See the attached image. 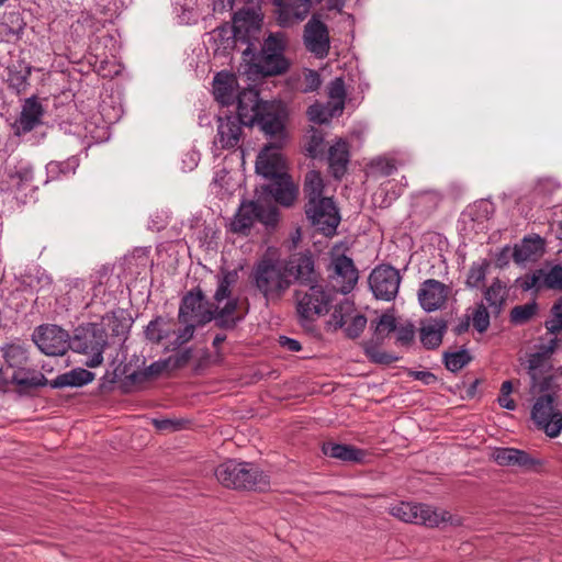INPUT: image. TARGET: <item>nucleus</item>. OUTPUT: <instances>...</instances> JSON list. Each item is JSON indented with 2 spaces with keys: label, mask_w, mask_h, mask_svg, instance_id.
<instances>
[{
  "label": "nucleus",
  "mask_w": 562,
  "mask_h": 562,
  "mask_svg": "<svg viewBox=\"0 0 562 562\" xmlns=\"http://www.w3.org/2000/svg\"><path fill=\"white\" fill-rule=\"evenodd\" d=\"M106 346V334L103 329L91 326L77 334L70 340V348L88 357L86 364L90 368L100 366L103 361V351Z\"/></svg>",
  "instance_id": "obj_11"
},
{
  "label": "nucleus",
  "mask_w": 562,
  "mask_h": 562,
  "mask_svg": "<svg viewBox=\"0 0 562 562\" xmlns=\"http://www.w3.org/2000/svg\"><path fill=\"white\" fill-rule=\"evenodd\" d=\"M323 143V136L317 131H314L313 134L310 137V140L306 145V150L308 151L310 156L316 157L317 154L321 150V145Z\"/></svg>",
  "instance_id": "obj_53"
},
{
  "label": "nucleus",
  "mask_w": 562,
  "mask_h": 562,
  "mask_svg": "<svg viewBox=\"0 0 562 562\" xmlns=\"http://www.w3.org/2000/svg\"><path fill=\"white\" fill-rule=\"evenodd\" d=\"M78 167V160L75 157L67 159L66 161H50L46 166L47 173L50 178H57L59 175L75 173Z\"/></svg>",
  "instance_id": "obj_43"
},
{
  "label": "nucleus",
  "mask_w": 562,
  "mask_h": 562,
  "mask_svg": "<svg viewBox=\"0 0 562 562\" xmlns=\"http://www.w3.org/2000/svg\"><path fill=\"white\" fill-rule=\"evenodd\" d=\"M155 424H156L157 428H159V429H167L169 427L173 428V423L170 422V420H167V419H165V420H156Z\"/></svg>",
  "instance_id": "obj_63"
},
{
  "label": "nucleus",
  "mask_w": 562,
  "mask_h": 562,
  "mask_svg": "<svg viewBox=\"0 0 562 562\" xmlns=\"http://www.w3.org/2000/svg\"><path fill=\"white\" fill-rule=\"evenodd\" d=\"M494 460L499 465H519L528 467L533 464V461L527 452L515 448H499L493 453Z\"/></svg>",
  "instance_id": "obj_33"
},
{
  "label": "nucleus",
  "mask_w": 562,
  "mask_h": 562,
  "mask_svg": "<svg viewBox=\"0 0 562 562\" xmlns=\"http://www.w3.org/2000/svg\"><path fill=\"white\" fill-rule=\"evenodd\" d=\"M41 378H37V376H26V374L22 371H15L13 374H12V382L18 384V385H23V386H37L41 384Z\"/></svg>",
  "instance_id": "obj_52"
},
{
  "label": "nucleus",
  "mask_w": 562,
  "mask_h": 562,
  "mask_svg": "<svg viewBox=\"0 0 562 562\" xmlns=\"http://www.w3.org/2000/svg\"><path fill=\"white\" fill-rule=\"evenodd\" d=\"M497 401L498 404L506 409L514 411L516 408V403L510 398V395L501 394Z\"/></svg>",
  "instance_id": "obj_58"
},
{
  "label": "nucleus",
  "mask_w": 562,
  "mask_h": 562,
  "mask_svg": "<svg viewBox=\"0 0 562 562\" xmlns=\"http://www.w3.org/2000/svg\"><path fill=\"white\" fill-rule=\"evenodd\" d=\"M446 327L447 325L442 319L424 322L420 327L422 344L428 349L437 348L442 341Z\"/></svg>",
  "instance_id": "obj_31"
},
{
  "label": "nucleus",
  "mask_w": 562,
  "mask_h": 562,
  "mask_svg": "<svg viewBox=\"0 0 562 562\" xmlns=\"http://www.w3.org/2000/svg\"><path fill=\"white\" fill-rule=\"evenodd\" d=\"M344 4H345V0H328V8L329 9L341 10Z\"/></svg>",
  "instance_id": "obj_62"
},
{
  "label": "nucleus",
  "mask_w": 562,
  "mask_h": 562,
  "mask_svg": "<svg viewBox=\"0 0 562 562\" xmlns=\"http://www.w3.org/2000/svg\"><path fill=\"white\" fill-rule=\"evenodd\" d=\"M555 396L544 394L539 396L531 409L535 424L551 438L558 437L562 431V412L555 409Z\"/></svg>",
  "instance_id": "obj_14"
},
{
  "label": "nucleus",
  "mask_w": 562,
  "mask_h": 562,
  "mask_svg": "<svg viewBox=\"0 0 562 562\" xmlns=\"http://www.w3.org/2000/svg\"><path fill=\"white\" fill-rule=\"evenodd\" d=\"M314 2L315 0H273L279 25L286 27L302 22Z\"/></svg>",
  "instance_id": "obj_23"
},
{
  "label": "nucleus",
  "mask_w": 562,
  "mask_h": 562,
  "mask_svg": "<svg viewBox=\"0 0 562 562\" xmlns=\"http://www.w3.org/2000/svg\"><path fill=\"white\" fill-rule=\"evenodd\" d=\"M145 335L148 340L161 344L165 349L176 350L192 339L193 325L179 326L175 319L159 316L149 322Z\"/></svg>",
  "instance_id": "obj_9"
},
{
  "label": "nucleus",
  "mask_w": 562,
  "mask_h": 562,
  "mask_svg": "<svg viewBox=\"0 0 562 562\" xmlns=\"http://www.w3.org/2000/svg\"><path fill=\"white\" fill-rule=\"evenodd\" d=\"M9 184L11 189L23 190L30 187L34 180L33 167L30 162L19 161L8 171Z\"/></svg>",
  "instance_id": "obj_32"
},
{
  "label": "nucleus",
  "mask_w": 562,
  "mask_h": 562,
  "mask_svg": "<svg viewBox=\"0 0 562 562\" xmlns=\"http://www.w3.org/2000/svg\"><path fill=\"white\" fill-rule=\"evenodd\" d=\"M279 342L284 349L292 352H297L302 349L300 341L290 337L280 336Z\"/></svg>",
  "instance_id": "obj_55"
},
{
  "label": "nucleus",
  "mask_w": 562,
  "mask_h": 562,
  "mask_svg": "<svg viewBox=\"0 0 562 562\" xmlns=\"http://www.w3.org/2000/svg\"><path fill=\"white\" fill-rule=\"evenodd\" d=\"M305 213L313 226L326 236L333 235L340 222L338 210L330 198L306 203Z\"/></svg>",
  "instance_id": "obj_17"
},
{
  "label": "nucleus",
  "mask_w": 562,
  "mask_h": 562,
  "mask_svg": "<svg viewBox=\"0 0 562 562\" xmlns=\"http://www.w3.org/2000/svg\"><path fill=\"white\" fill-rule=\"evenodd\" d=\"M252 279L256 289L267 302L279 301L292 284L286 273L285 260L268 254L254 267Z\"/></svg>",
  "instance_id": "obj_3"
},
{
  "label": "nucleus",
  "mask_w": 562,
  "mask_h": 562,
  "mask_svg": "<svg viewBox=\"0 0 562 562\" xmlns=\"http://www.w3.org/2000/svg\"><path fill=\"white\" fill-rule=\"evenodd\" d=\"M469 326H470V318L468 317L467 319L464 321H461L457 326H456V333L458 335H461L463 333H465L468 329H469Z\"/></svg>",
  "instance_id": "obj_60"
},
{
  "label": "nucleus",
  "mask_w": 562,
  "mask_h": 562,
  "mask_svg": "<svg viewBox=\"0 0 562 562\" xmlns=\"http://www.w3.org/2000/svg\"><path fill=\"white\" fill-rule=\"evenodd\" d=\"M285 36L283 33L271 34L263 43L260 58L259 72L263 76H274L286 71L289 63L283 56Z\"/></svg>",
  "instance_id": "obj_12"
},
{
  "label": "nucleus",
  "mask_w": 562,
  "mask_h": 562,
  "mask_svg": "<svg viewBox=\"0 0 562 562\" xmlns=\"http://www.w3.org/2000/svg\"><path fill=\"white\" fill-rule=\"evenodd\" d=\"M260 27L259 15L251 9L237 11L233 16V25L227 23L210 33L214 50L226 53L235 46L237 37L249 36Z\"/></svg>",
  "instance_id": "obj_5"
},
{
  "label": "nucleus",
  "mask_w": 562,
  "mask_h": 562,
  "mask_svg": "<svg viewBox=\"0 0 562 562\" xmlns=\"http://www.w3.org/2000/svg\"><path fill=\"white\" fill-rule=\"evenodd\" d=\"M544 250L543 239L539 236L526 237L513 251V258L517 263L535 261L542 256Z\"/></svg>",
  "instance_id": "obj_28"
},
{
  "label": "nucleus",
  "mask_w": 562,
  "mask_h": 562,
  "mask_svg": "<svg viewBox=\"0 0 562 562\" xmlns=\"http://www.w3.org/2000/svg\"><path fill=\"white\" fill-rule=\"evenodd\" d=\"M94 4V14L104 16L103 21L113 19L117 13L120 5L117 0H92Z\"/></svg>",
  "instance_id": "obj_48"
},
{
  "label": "nucleus",
  "mask_w": 562,
  "mask_h": 562,
  "mask_svg": "<svg viewBox=\"0 0 562 562\" xmlns=\"http://www.w3.org/2000/svg\"><path fill=\"white\" fill-rule=\"evenodd\" d=\"M415 376L418 380H423L427 384L435 381V379H436L432 373L425 372V371L415 372Z\"/></svg>",
  "instance_id": "obj_59"
},
{
  "label": "nucleus",
  "mask_w": 562,
  "mask_h": 562,
  "mask_svg": "<svg viewBox=\"0 0 562 562\" xmlns=\"http://www.w3.org/2000/svg\"><path fill=\"white\" fill-rule=\"evenodd\" d=\"M335 291L317 282L294 291L296 312L302 322H314L326 315L334 302Z\"/></svg>",
  "instance_id": "obj_6"
},
{
  "label": "nucleus",
  "mask_w": 562,
  "mask_h": 562,
  "mask_svg": "<svg viewBox=\"0 0 562 562\" xmlns=\"http://www.w3.org/2000/svg\"><path fill=\"white\" fill-rule=\"evenodd\" d=\"M329 325L334 329L344 328L346 336L353 339L362 334L367 318L355 311L353 303L345 299L335 306Z\"/></svg>",
  "instance_id": "obj_18"
},
{
  "label": "nucleus",
  "mask_w": 562,
  "mask_h": 562,
  "mask_svg": "<svg viewBox=\"0 0 562 562\" xmlns=\"http://www.w3.org/2000/svg\"><path fill=\"white\" fill-rule=\"evenodd\" d=\"M328 102H331V105H334V111L342 112L345 106L346 90L344 80L341 78H336L330 82L328 86Z\"/></svg>",
  "instance_id": "obj_41"
},
{
  "label": "nucleus",
  "mask_w": 562,
  "mask_h": 562,
  "mask_svg": "<svg viewBox=\"0 0 562 562\" xmlns=\"http://www.w3.org/2000/svg\"><path fill=\"white\" fill-rule=\"evenodd\" d=\"M238 280L236 270H222L217 276V286L214 293L216 322L221 327L231 328L241 318L235 316L238 299L233 296L232 288Z\"/></svg>",
  "instance_id": "obj_8"
},
{
  "label": "nucleus",
  "mask_w": 562,
  "mask_h": 562,
  "mask_svg": "<svg viewBox=\"0 0 562 562\" xmlns=\"http://www.w3.org/2000/svg\"><path fill=\"white\" fill-rule=\"evenodd\" d=\"M93 379L94 374L92 372L78 368L56 376L52 385L54 387H79L90 383Z\"/></svg>",
  "instance_id": "obj_34"
},
{
  "label": "nucleus",
  "mask_w": 562,
  "mask_h": 562,
  "mask_svg": "<svg viewBox=\"0 0 562 562\" xmlns=\"http://www.w3.org/2000/svg\"><path fill=\"white\" fill-rule=\"evenodd\" d=\"M537 312L535 303L515 306L510 312V319L514 324H524Z\"/></svg>",
  "instance_id": "obj_49"
},
{
  "label": "nucleus",
  "mask_w": 562,
  "mask_h": 562,
  "mask_svg": "<svg viewBox=\"0 0 562 562\" xmlns=\"http://www.w3.org/2000/svg\"><path fill=\"white\" fill-rule=\"evenodd\" d=\"M238 92V82L235 75L226 71L216 74L213 80V94L223 105L232 104L244 92Z\"/></svg>",
  "instance_id": "obj_27"
},
{
  "label": "nucleus",
  "mask_w": 562,
  "mask_h": 562,
  "mask_svg": "<svg viewBox=\"0 0 562 562\" xmlns=\"http://www.w3.org/2000/svg\"><path fill=\"white\" fill-rule=\"evenodd\" d=\"M31 75V67L24 66L20 69L9 68L8 85L16 93L25 92L29 88V78Z\"/></svg>",
  "instance_id": "obj_38"
},
{
  "label": "nucleus",
  "mask_w": 562,
  "mask_h": 562,
  "mask_svg": "<svg viewBox=\"0 0 562 562\" xmlns=\"http://www.w3.org/2000/svg\"><path fill=\"white\" fill-rule=\"evenodd\" d=\"M341 112L334 111L331 102L327 104L315 103L307 110V116L311 122L316 124L327 123L331 117L339 115Z\"/></svg>",
  "instance_id": "obj_39"
},
{
  "label": "nucleus",
  "mask_w": 562,
  "mask_h": 562,
  "mask_svg": "<svg viewBox=\"0 0 562 562\" xmlns=\"http://www.w3.org/2000/svg\"><path fill=\"white\" fill-rule=\"evenodd\" d=\"M286 273L292 282H297L300 288L317 283L321 280L319 272L315 269V261L310 252L295 254L285 261Z\"/></svg>",
  "instance_id": "obj_21"
},
{
  "label": "nucleus",
  "mask_w": 562,
  "mask_h": 562,
  "mask_svg": "<svg viewBox=\"0 0 562 562\" xmlns=\"http://www.w3.org/2000/svg\"><path fill=\"white\" fill-rule=\"evenodd\" d=\"M234 5V0H215L213 10L215 12L231 11Z\"/></svg>",
  "instance_id": "obj_57"
},
{
  "label": "nucleus",
  "mask_w": 562,
  "mask_h": 562,
  "mask_svg": "<svg viewBox=\"0 0 562 562\" xmlns=\"http://www.w3.org/2000/svg\"><path fill=\"white\" fill-rule=\"evenodd\" d=\"M44 108L38 98L32 95L24 100L19 117L12 124V130L16 136L30 133L42 124Z\"/></svg>",
  "instance_id": "obj_24"
},
{
  "label": "nucleus",
  "mask_w": 562,
  "mask_h": 562,
  "mask_svg": "<svg viewBox=\"0 0 562 562\" xmlns=\"http://www.w3.org/2000/svg\"><path fill=\"white\" fill-rule=\"evenodd\" d=\"M513 392V384L510 381H504L501 386V394L510 395Z\"/></svg>",
  "instance_id": "obj_61"
},
{
  "label": "nucleus",
  "mask_w": 562,
  "mask_h": 562,
  "mask_svg": "<svg viewBox=\"0 0 562 562\" xmlns=\"http://www.w3.org/2000/svg\"><path fill=\"white\" fill-rule=\"evenodd\" d=\"M304 43L311 53L319 58L325 57L329 50V37L326 25L315 18L311 19L305 25Z\"/></svg>",
  "instance_id": "obj_25"
},
{
  "label": "nucleus",
  "mask_w": 562,
  "mask_h": 562,
  "mask_svg": "<svg viewBox=\"0 0 562 562\" xmlns=\"http://www.w3.org/2000/svg\"><path fill=\"white\" fill-rule=\"evenodd\" d=\"M366 356L371 362L379 364H391L398 360V358L392 353L382 351L374 341H368L363 346Z\"/></svg>",
  "instance_id": "obj_42"
},
{
  "label": "nucleus",
  "mask_w": 562,
  "mask_h": 562,
  "mask_svg": "<svg viewBox=\"0 0 562 562\" xmlns=\"http://www.w3.org/2000/svg\"><path fill=\"white\" fill-rule=\"evenodd\" d=\"M396 339L401 345H409L415 337V328L414 325L407 323L400 327L396 326Z\"/></svg>",
  "instance_id": "obj_50"
},
{
  "label": "nucleus",
  "mask_w": 562,
  "mask_h": 562,
  "mask_svg": "<svg viewBox=\"0 0 562 562\" xmlns=\"http://www.w3.org/2000/svg\"><path fill=\"white\" fill-rule=\"evenodd\" d=\"M178 319L181 325H193V333L196 326L204 325L212 319L216 321V310L204 302L202 293H187L180 304Z\"/></svg>",
  "instance_id": "obj_13"
},
{
  "label": "nucleus",
  "mask_w": 562,
  "mask_h": 562,
  "mask_svg": "<svg viewBox=\"0 0 562 562\" xmlns=\"http://www.w3.org/2000/svg\"><path fill=\"white\" fill-rule=\"evenodd\" d=\"M396 326H397L396 325V319H395L393 314H391V313L383 314L379 318V321H378V323L375 325L374 334L376 336V339L378 340H383L392 331H395Z\"/></svg>",
  "instance_id": "obj_46"
},
{
  "label": "nucleus",
  "mask_w": 562,
  "mask_h": 562,
  "mask_svg": "<svg viewBox=\"0 0 562 562\" xmlns=\"http://www.w3.org/2000/svg\"><path fill=\"white\" fill-rule=\"evenodd\" d=\"M469 318L473 327L481 334L485 333L490 327V313L483 303L476 305Z\"/></svg>",
  "instance_id": "obj_45"
},
{
  "label": "nucleus",
  "mask_w": 562,
  "mask_h": 562,
  "mask_svg": "<svg viewBox=\"0 0 562 562\" xmlns=\"http://www.w3.org/2000/svg\"><path fill=\"white\" fill-rule=\"evenodd\" d=\"M286 121L284 122V125ZM271 142L259 153L256 160V171L271 182L267 186V191L273 199L284 205L290 206L297 196V187L285 172V162L280 153L281 146L286 138V130L282 136L267 135Z\"/></svg>",
  "instance_id": "obj_2"
},
{
  "label": "nucleus",
  "mask_w": 562,
  "mask_h": 562,
  "mask_svg": "<svg viewBox=\"0 0 562 562\" xmlns=\"http://www.w3.org/2000/svg\"><path fill=\"white\" fill-rule=\"evenodd\" d=\"M168 360L156 361L145 369L144 374L148 378L157 376L165 372L168 369Z\"/></svg>",
  "instance_id": "obj_54"
},
{
  "label": "nucleus",
  "mask_w": 562,
  "mask_h": 562,
  "mask_svg": "<svg viewBox=\"0 0 562 562\" xmlns=\"http://www.w3.org/2000/svg\"><path fill=\"white\" fill-rule=\"evenodd\" d=\"M400 284V272L391 266H379L369 276L370 289L379 300L392 301L395 299Z\"/></svg>",
  "instance_id": "obj_19"
},
{
  "label": "nucleus",
  "mask_w": 562,
  "mask_h": 562,
  "mask_svg": "<svg viewBox=\"0 0 562 562\" xmlns=\"http://www.w3.org/2000/svg\"><path fill=\"white\" fill-rule=\"evenodd\" d=\"M557 342V339L552 338L542 352L528 356L527 373L531 379L530 390L532 393L547 391L551 385L552 378L546 374L551 370L549 356L555 350Z\"/></svg>",
  "instance_id": "obj_16"
},
{
  "label": "nucleus",
  "mask_w": 562,
  "mask_h": 562,
  "mask_svg": "<svg viewBox=\"0 0 562 562\" xmlns=\"http://www.w3.org/2000/svg\"><path fill=\"white\" fill-rule=\"evenodd\" d=\"M330 278L334 288L344 293H349L358 281V271L351 258L339 254L336 249L330 252Z\"/></svg>",
  "instance_id": "obj_20"
},
{
  "label": "nucleus",
  "mask_w": 562,
  "mask_h": 562,
  "mask_svg": "<svg viewBox=\"0 0 562 562\" xmlns=\"http://www.w3.org/2000/svg\"><path fill=\"white\" fill-rule=\"evenodd\" d=\"M507 296L506 285L498 279H495L484 292V299L488 306L498 313L505 303Z\"/></svg>",
  "instance_id": "obj_37"
},
{
  "label": "nucleus",
  "mask_w": 562,
  "mask_h": 562,
  "mask_svg": "<svg viewBox=\"0 0 562 562\" xmlns=\"http://www.w3.org/2000/svg\"><path fill=\"white\" fill-rule=\"evenodd\" d=\"M524 290L558 289L562 290V266L557 265L550 269H538L527 276L522 283Z\"/></svg>",
  "instance_id": "obj_26"
},
{
  "label": "nucleus",
  "mask_w": 562,
  "mask_h": 562,
  "mask_svg": "<svg viewBox=\"0 0 562 562\" xmlns=\"http://www.w3.org/2000/svg\"><path fill=\"white\" fill-rule=\"evenodd\" d=\"M471 360L467 350H460L452 353H448L445 357V364L451 372L461 370Z\"/></svg>",
  "instance_id": "obj_47"
},
{
  "label": "nucleus",
  "mask_w": 562,
  "mask_h": 562,
  "mask_svg": "<svg viewBox=\"0 0 562 562\" xmlns=\"http://www.w3.org/2000/svg\"><path fill=\"white\" fill-rule=\"evenodd\" d=\"M491 261L487 258H480L473 261L469 268L465 285L470 289L480 288L485 281Z\"/></svg>",
  "instance_id": "obj_35"
},
{
  "label": "nucleus",
  "mask_w": 562,
  "mask_h": 562,
  "mask_svg": "<svg viewBox=\"0 0 562 562\" xmlns=\"http://www.w3.org/2000/svg\"><path fill=\"white\" fill-rule=\"evenodd\" d=\"M237 111L238 116L218 117L217 134L213 143L214 153L237 147L243 135V125L258 124L266 135L280 137L289 115L283 102H261L255 89H245L239 95Z\"/></svg>",
  "instance_id": "obj_1"
},
{
  "label": "nucleus",
  "mask_w": 562,
  "mask_h": 562,
  "mask_svg": "<svg viewBox=\"0 0 562 562\" xmlns=\"http://www.w3.org/2000/svg\"><path fill=\"white\" fill-rule=\"evenodd\" d=\"M321 85L322 80L317 71L304 69L297 77L295 89L303 93H307L317 90Z\"/></svg>",
  "instance_id": "obj_40"
},
{
  "label": "nucleus",
  "mask_w": 562,
  "mask_h": 562,
  "mask_svg": "<svg viewBox=\"0 0 562 562\" xmlns=\"http://www.w3.org/2000/svg\"><path fill=\"white\" fill-rule=\"evenodd\" d=\"M32 339L46 356H63L70 348L69 334L57 325H41L33 331Z\"/></svg>",
  "instance_id": "obj_15"
},
{
  "label": "nucleus",
  "mask_w": 562,
  "mask_h": 562,
  "mask_svg": "<svg viewBox=\"0 0 562 562\" xmlns=\"http://www.w3.org/2000/svg\"><path fill=\"white\" fill-rule=\"evenodd\" d=\"M279 220L274 205L260 201H244L229 224L233 233L248 235L256 222L266 226H274Z\"/></svg>",
  "instance_id": "obj_10"
},
{
  "label": "nucleus",
  "mask_w": 562,
  "mask_h": 562,
  "mask_svg": "<svg viewBox=\"0 0 562 562\" xmlns=\"http://www.w3.org/2000/svg\"><path fill=\"white\" fill-rule=\"evenodd\" d=\"M389 513L401 521L424 525L430 528L443 525H461L459 517L451 515L445 509L434 508L425 504L400 502L392 505L389 508Z\"/></svg>",
  "instance_id": "obj_4"
},
{
  "label": "nucleus",
  "mask_w": 562,
  "mask_h": 562,
  "mask_svg": "<svg viewBox=\"0 0 562 562\" xmlns=\"http://www.w3.org/2000/svg\"><path fill=\"white\" fill-rule=\"evenodd\" d=\"M329 168L335 178H341L349 162V146L344 139H338L328 150Z\"/></svg>",
  "instance_id": "obj_29"
},
{
  "label": "nucleus",
  "mask_w": 562,
  "mask_h": 562,
  "mask_svg": "<svg viewBox=\"0 0 562 562\" xmlns=\"http://www.w3.org/2000/svg\"><path fill=\"white\" fill-rule=\"evenodd\" d=\"M226 339V336L225 335H216L213 339V346L215 348H218L221 346V344H223Z\"/></svg>",
  "instance_id": "obj_64"
},
{
  "label": "nucleus",
  "mask_w": 562,
  "mask_h": 562,
  "mask_svg": "<svg viewBox=\"0 0 562 562\" xmlns=\"http://www.w3.org/2000/svg\"><path fill=\"white\" fill-rule=\"evenodd\" d=\"M324 181L318 171L311 170L305 176L304 193L307 198V203L317 202L326 199L323 196Z\"/></svg>",
  "instance_id": "obj_36"
},
{
  "label": "nucleus",
  "mask_w": 562,
  "mask_h": 562,
  "mask_svg": "<svg viewBox=\"0 0 562 562\" xmlns=\"http://www.w3.org/2000/svg\"><path fill=\"white\" fill-rule=\"evenodd\" d=\"M375 166L383 176H390L395 170L394 164L386 159L376 160Z\"/></svg>",
  "instance_id": "obj_56"
},
{
  "label": "nucleus",
  "mask_w": 562,
  "mask_h": 562,
  "mask_svg": "<svg viewBox=\"0 0 562 562\" xmlns=\"http://www.w3.org/2000/svg\"><path fill=\"white\" fill-rule=\"evenodd\" d=\"M3 358L12 368H19L26 362L25 350L18 345H9L3 349Z\"/></svg>",
  "instance_id": "obj_44"
},
{
  "label": "nucleus",
  "mask_w": 562,
  "mask_h": 562,
  "mask_svg": "<svg viewBox=\"0 0 562 562\" xmlns=\"http://www.w3.org/2000/svg\"><path fill=\"white\" fill-rule=\"evenodd\" d=\"M323 453L329 458L346 462H362L366 452L349 445L327 442L323 445Z\"/></svg>",
  "instance_id": "obj_30"
},
{
  "label": "nucleus",
  "mask_w": 562,
  "mask_h": 562,
  "mask_svg": "<svg viewBox=\"0 0 562 562\" xmlns=\"http://www.w3.org/2000/svg\"><path fill=\"white\" fill-rule=\"evenodd\" d=\"M217 481L231 488H262L268 484L267 476L252 463L227 461L215 469Z\"/></svg>",
  "instance_id": "obj_7"
},
{
  "label": "nucleus",
  "mask_w": 562,
  "mask_h": 562,
  "mask_svg": "<svg viewBox=\"0 0 562 562\" xmlns=\"http://www.w3.org/2000/svg\"><path fill=\"white\" fill-rule=\"evenodd\" d=\"M552 313L554 319L547 323V328L550 333H557L562 329V299L553 305Z\"/></svg>",
  "instance_id": "obj_51"
},
{
  "label": "nucleus",
  "mask_w": 562,
  "mask_h": 562,
  "mask_svg": "<svg viewBox=\"0 0 562 562\" xmlns=\"http://www.w3.org/2000/svg\"><path fill=\"white\" fill-rule=\"evenodd\" d=\"M449 294L448 285L435 279H427L420 284L417 296L422 308L430 313L443 308Z\"/></svg>",
  "instance_id": "obj_22"
}]
</instances>
